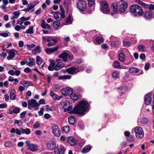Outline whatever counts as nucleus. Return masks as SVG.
<instances>
[{
  "label": "nucleus",
  "instance_id": "obj_48",
  "mask_svg": "<svg viewBox=\"0 0 154 154\" xmlns=\"http://www.w3.org/2000/svg\"><path fill=\"white\" fill-rule=\"evenodd\" d=\"M20 108L17 106L15 107L14 109H13V112H14V113L15 114L19 113L20 112Z\"/></svg>",
  "mask_w": 154,
  "mask_h": 154
},
{
  "label": "nucleus",
  "instance_id": "obj_34",
  "mask_svg": "<svg viewBox=\"0 0 154 154\" xmlns=\"http://www.w3.org/2000/svg\"><path fill=\"white\" fill-rule=\"evenodd\" d=\"M20 83L25 87H28L30 85L31 83L28 81L24 80L20 82Z\"/></svg>",
  "mask_w": 154,
  "mask_h": 154
},
{
  "label": "nucleus",
  "instance_id": "obj_29",
  "mask_svg": "<svg viewBox=\"0 0 154 154\" xmlns=\"http://www.w3.org/2000/svg\"><path fill=\"white\" fill-rule=\"evenodd\" d=\"M67 101L66 100L64 101L61 102L59 104V106L60 108L61 109L66 107L67 105Z\"/></svg>",
  "mask_w": 154,
  "mask_h": 154
},
{
  "label": "nucleus",
  "instance_id": "obj_26",
  "mask_svg": "<svg viewBox=\"0 0 154 154\" xmlns=\"http://www.w3.org/2000/svg\"><path fill=\"white\" fill-rule=\"evenodd\" d=\"M91 149V146H85L82 150V152L83 153H86L89 152Z\"/></svg>",
  "mask_w": 154,
  "mask_h": 154
},
{
  "label": "nucleus",
  "instance_id": "obj_39",
  "mask_svg": "<svg viewBox=\"0 0 154 154\" xmlns=\"http://www.w3.org/2000/svg\"><path fill=\"white\" fill-rule=\"evenodd\" d=\"M138 49L141 51H144L146 49L145 46L143 45H140L138 47Z\"/></svg>",
  "mask_w": 154,
  "mask_h": 154
},
{
  "label": "nucleus",
  "instance_id": "obj_19",
  "mask_svg": "<svg viewBox=\"0 0 154 154\" xmlns=\"http://www.w3.org/2000/svg\"><path fill=\"white\" fill-rule=\"evenodd\" d=\"M65 65L62 62L57 63L55 66V70H58L64 67Z\"/></svg>",
  "mask_w": 154,
  "mask_h": 154
},
{
  "label": "nucleus",
  "instance_id": "obj_62",
  "mask_svg": "<svg viewBox=\"0 0 154 154\" xmlns=\"http://www.w3.org/2000/svg\"><path fill=\"white\" fill-rule=\"evenodd\" d=\"M47 46L48 47L54 46L55 45V44H54L53 43L51 42V41H50V42H48V43L47 44Z\"/></svg>",
  "mask_w": 154,
  "mask_h": 154
},
{
  "label": "nucleus",
  "instance_id": "obj_1",
  "mask_svg": "<svg viewBox=\"0 0 154 154\" xmlns=\"http://www.w3.org/2000/svg\"><path fill=\"white\" fill-rule=\"evenodd\" d=\"M89 105L87 101H82L73 108L72 112L78 114H82L88 109Z\"/></svg>",
  "mask_w": 154,
  "mask_h": 154
},
{
  "label": "nucleus",
  "instance_id": "obj_22",
  "mask_svg": "<svg viewBox=\"0 0 154 154\" xmlns=\"http://www.w3.org/2000/svg\"><path fill=\"white\" fill-rule=\"evenodd\" d=\"M28 149L32 152H35L37 150V146L35 144H31L28 147Z\"/></svg>",
  "mask_w": 154,
  "mask_h": 154
},
{
  "label": "nucleus",
  "instance_id": "obj_41",
  "mask_svg": "<svg viewBox=\"0 0 154 154\" xmlns=\"http://www.w3.org/2000/svg\"><path fill=\"white\" fill-rule=\"evenodd\" d=\"M33 27L32 26H30L28 29H27L26 31V33L32 34L33 33Z\"/></svg>",
  "mask_w": 154,
  "mask_h": 154
},
{
  "label": "nucleus",
  "instance_id": "obj_28",
  "mask_svg": "<svg viewBox=\"0 0 154 154\" xmlns=\"http://www.w3.org/2000/svg\"><path fill=\"white\" fill-rule=\"evenodd\" d=\"M139 71V69L135 67H131L129 69V72L131 73H137Z\"/></svg>",
  "mask_w": 154,
  "mask_h": 154
},
{
  "label": "nucleus",
  "instance_id": "obj_15",
  "mask_svg": "<svg viewBox=\"0 0 154 154\" xmlns=\"http://www.w3.org/2000/svg\"><path fill=\"white\" fill-rule=\"evenodd\" d=\"M16 51L14 49H12L8 52V55L7 57V59L8 60H11L15 55V52Z\"/></svg>",
  "mask_w": 154,
  "mask_h": 154
},
{
  "label": "nucleus",
  "instance_id": "obj_58",
  "mask_svg": "<svg viewBox=\"0 0 154 154\" xmlns=\"http://www.w3.org/2000/svg\"><path fill=\"white\" fill-rule=\"evenodd\" d=\"M8 33H9L8 32L7 33H1L0 35L5 37H7L8 36Z\"/></svg>",
  "mask_w": 154,
  "mask_h": 154
},
{
  "label": "nucleus",
  "instance_id": "obj_16",
  "mask_svg": "<svg viewBox=\"0 0 154 154\" xmlns=\"http://www.w3.org/2000/svg\"><path fill=\"white\" fill-rule=\"evenodd\" d=\"M50 95L52 97L53 99L54 100H58L61 99L62 98L61 96H59L57 95L54 94L52 91H50Z\"/></svg>",
  "mask_w": 154,
  "mask_h": 154
},
{
  "label": "nucleus",
  "instance_id": "obj_36",
  "mask_svg": "<svg viewBox=\"0 0 154 154\" xmlns=\"http://www.w3.org/2000/svg\"><path fill=\"white\" fill-rule=\"evenodd\" d=\"M70 130L69 127L68 126H65L62 127V131L65 133H67Z\"/></svg>",
  "mask_w": 154,
  "mask_h": 154
},
{
  "label": "nucleus",
  "instance_id": "obj_23",
  "mask_svg": "<svg viewBox=\"0 0 154 154\" xmlns=\"http://www.w3.org/2000/svg\"><path fill=\"white\" fill-rule=\"evenodd\" d=\"M55 62L54 60H52L51 62L50 65L48 66V69L50 71H53L55 69Z\"/></svg>",
  "mask_w": 154,
  "mask_h": 154
},
{
  "label": "nucleus",
  "instance_id": "obj_33",
  "mask_svg": "<svg viewBox=\"0 0 154 154\" xmlns=\"http://www.w3.org/2000/svg\"><path fill=\"white\" fill-rule=\"evenodd\" d=\"M41 26L44 29H47L49 28L50 26L49 24L45 23V21L43 20L42 21Z\"/></svg>",
  "mask_w": 154,
  "mask_h": 154
},
{
  "label": "nucleus",
  "instance_id": "obj_59",
  "mask_svg": "<svg viewBox=\"0 0 154 154\" xmlns=\"http://www.w3.org/2000/svg\"><path fill=\"white\" fill-rule=\"evenodd\" d=\"M83 62L82 60L81 59H79L76 60L75 61V63L76 64H80Z\"/></svg>",
  "mask_w": 154,
  "mask_h": 154
},
{
  "label": "nucleus",
  "instance_id": "obj_56",
  "mask_svg": "<svg viewBox=\"0 0 154 154\" xmlns=\"http://www.w3.org/2000/svg\"><path fill=\"white\" fill-rule=\"evenodd\" d=\"M51 41L53 42L55 45L58 42V39L57 38H53L51 37Z\"/></svg>",
  "mask_w": 154,
  "mask_h": 154
},
{
  "label": "nucleus",
  "instance_id": "obj_11",
  "mask_svg": "<svg viewBox=\"0 0 154 154\" xmlns=\"http://www.w3.org/2000/svg\"><path fill=\"white\" fill-rule=\"evenodd\" d=\"M66 71L68 73L71 74H75L79 72V69L74 67H71L66 69Z\"/></svg>",
  "mask_w": 154,
  "mask_h": 154
},
{
  "label": "nucleus",
  "instance_id": "obj_27",
  "mask_svg": "<svg viewBox=\"0 0 154 154\" xmlns=\"http://www.w3.org/2000/svg\"><path fill=\"white\" fill-rule=\"evenodd\" d=\"M20 129L21 131L22 134H29L30 133V130L29 128H27L25 129H24L22 128H21Z\"/></svg>",
  "mask_w": 154,
  "mask_h": 154
},
{
  "label": "nucleus",
  "instance_id": "obj_49",
  "mask_svg": "<svg viewBox=\"0 0 154 154\" xmlns=\"http://www.w3.org/2000/svg\"><path fill=\"white\" fill-rule=\"evenodd\" d=\"M71 77L69 75H68L59 77L60 79H70Z\"/></svg>",
  "mask_w": 154,
  "mask_h": 154
},
{
  "label": "nucleus",
  "instance_id": "obj_7",
  "mask_svg": "<svg viewBox=\"0 0 154 154\" xmlns=\"http://www.w3.org/2000/svg\"><path fill=\"white\" fill-rule=\"evenodd\" d=\"M58 57L62 59L64 62H67L69 59H72V57L66 52H64L60 54L58 56Z\"/></svg>",
  "mask_w": 154,
  "mask_h": 154
},
{
  "label": "nucleus",
  "instance_id": "obj_12",
  "mask_svg": "<svg viewBox=\"0 0 154 154\" xmlns=\"http://www.w3.org/2000/svg\"><path fill=\"white\" fill-rule=\"evenodd\" d=\"M72 89L70 88H66L62 90V93L63 95L67 96L71 95L73 93Z\"/></svg>",
  "mask_w": 154,
  "mask_h": 154
},
{
  "label": "nucleus",
  "instance_id": "obj_25",
  "mask_svg": "<svg viewBox=\"0 0 154 154\" xmlns=\"http://www.w3.org/2000/svg\"><path fill=\"white\" fill-rule=\"evenodd\" d=\"M35 5H34L33 3H32L29 4L28 5V7L27 8L28 10H29V11L31 12H33L35 10L34 7Z\"/></svg>",
  "mask_w": 154,
  "mask_h": 154
},
{
  "label": "nucleus",
  "instance_id": "obj_30",
  "mask_svg": "<svg viewBox=\"0 0 154 154\" xmlns=\"http://www.w3.org/2000/svg\"><path fill=\"white\" fill-rule=\"evenodd\" d=\"M119 58L121 62H124L125 59V54L123 53H120L119 56Z\"/></svg>",
  "mask_w": 154,
  "mask_h": 154
},
{
  "label": "nucleus",
  "instance_id": "obj_61",
  "mask_svg": "<svg viewBox=\"0 0 154 154\" xmlns=\"http://www.w3.org/2000/svg\"><path fill=\"white\" fill-rule=\"evenodd\" d=\"M45 103V100L43 99H40L39 101V104H44Z\"/></svg>",
  "mask_w": 154,
  "mask_h": 154
},
{
  "label": "nucleus",
  "instance_id": "obj_47",
  "mask_svg": "<svg viewBox=\"0 0 154 154\" xmlns=\"http://www.w3.org/2000/svg\"><path fill=\"white\" fill-rule=\"evenodd\" d=\"M88 2V5L89 7L92 6L95 4V0H87Z\"/></svg>",
  "mask_w": 154,
  "mask_h": 154
},
{
  "label": "nucleus",
  "instance_id": "obj_17",
  "mask_svg": "<svg viewBox=\"0 0 154 154\" xmlns=\"http://www.w3.org/2000/svg\"><path fill=\"white\" fill-rule=\"evenodd\" d=\"M68 141L72 146H74L77 143L76 140L72 137H69L68 139Z\"/></svg>",
  "mask_w": 154,
  "mask_h": 154
},
{
  "label": "nucleus",
  "instance_id": "obj_53",
  "mask_svg": "<svg viewBox=\"0 0 154 154\" xmlns=\"http://www.w3.org/2000/svg\"><path fill=\"white\" fill-rule=\"evenodd\" d=\"M118 90L119 92L121 94H122L125 92V89L123 87L119 88Z\"/></svg>",
  "mask_w": 154,
  "mask_h": 154
},
{
  "label": "nucleus",
  "instance_id": "obj_51",
  "mask_svg": "<svg viewBox=\"0 0 154 154\" xmlns=\"http://www.w3.org/2000/svg\"><path fill=\"white\" fill-rule=\"evenodd\" d=\"M131 43L130 42L128 41L124 42H123V45L124 46L128 47L130 46Z\"/></svg>",
  "mask_w": 154,
  "mask_h": 154
},
{
  "label": "nucleus",
  "instance_id": "obj_50",
  "mask_svg": "<svg viewBox=\"0 0 154 154\" xmlns=\"http://www.w3.org/2000/svg\"><path fill=\"white\" fill-rule=\"evenodd\" d=\"M71 16L70 15H69L66 19V22L67 23L71 24L72 23V22L71 20Z\"/></svg>",
  "mask_w": 154,
  "mask_h": 154
},
{
  "label": "nucleus",
  "instance_id": "obj_18",
  "mask_svg": "<svg viewBox=\"0 0 154 154\" xmlns=\"http://www.w3.org/2000/svg\"><path fill=\"white\" fill-rule=\"evenodd\" d=\"M152 15L153 13L152 12L150 11H147L145 12L144 17L146 20L150 19L152 18Z\"/></svg>",
  "mask_w": 154,
  "mask_h": 154
},
{
  "label": "nucleus",
  "instance_id": "obj_52",
  "mask_svg": "<svg viewBox=\"0 0 154 154\" xmlns=\"http://www.w3.org/2000/svg\"><path fill=\"white\" fill-rule=\"evenodd\" d=\"M14 16L15 17L16 19L19 16L20 13L18 11H15L13 13Z\"/></svg>",
  "mask_w": 154,
  "mask_h": 154
},
{
  "label": "nucleus",
  "instance_id": "obj_5",
  "mask_svg": "<svg viewBox=\"0 0 154 154\" xmlns=\"http://www.w3.org/2000/svg\"><path fill=\"white\" fill-rule=\"evenodd\" d=\"M100 10L104 14H107L110 11L107 2L105 1H102L100 4Z\"/></svg>",
  "mask_w": 154,
  "mask_h": 154
},
{
  "label": "nucleus",
  "instance_id": "obj_3",
  "mask_svg": "<svg viewBox=\"0 0 154 154\" xmlns=\"http://www.w3.org/2000/svg\"><path fill=\"white\" fill-rule=\"evenodd\" d=\"M28 108L30 110L34 109L35 110H37L38 109L39 104L36 102V100L32 99L27 100Z\"/></svg>",
  "mask_w": 154,
  "mask_h": 154
},
{
  "label": "nucleus",
  "instance_id": "obj_44",
  "mask_svg": "<svg viewBox=\"0 0 154 154\" xmlns=\"http://www.w3.org/2000/svg\"><path fill=\"white\" fill-rule=\"evenodd\" d=\"M119 74V72L118 71H115L112 73V77L115 79L117 78L118 77Z\"/></svg>",
  "mask_w": 154,
  "mask_h": 154
},
{
  "label": "nucleus",
  "instance_id": "obj_8",
  "mask_svg": "<svg viewBox=\"0 0 154 154\" xmlns=\"http://www.w3.org/2000/svg\"><path fill=\"white\" fill-rule=\"evenodd\" d=\"M52 131L53 134L56 136L59 137L60 135V130L59 127L54 125L52 128Z\"/></svg>",
  "mask_w": 154,
  "mask_h": 154
},
{
  "label": "nucleus",
  "instance_id": "obj_42",
  "mask_svg": "<svg viewBox=\"0 0 154 154\" xmlns=\"http://www.w3.org/2000/svg\"><path fill=\"white\" fill-rule=\"evenodd\" d=\"M42 60L41 58L39 56H37L36 57L37 64L38 65H40L42 64Z\"/></svg>",
  "mask_w": 154,
  "mask_h": 154
},
{
  "label": "nucleus",
  "instance_id": "obj_57",
  "mask_svg": "<svg viewBox=\"0 0 154 154\" xmlns=\"http://www.w3.org/2000/svg\"><path fill=\"white\" fill-rule=\"evenodd\" d=\"M14 123L20 126L22 125V122L21 120H16L14 122Z\"/></svg>",
  "mask_w": 154,
  "mask_h": 154
},
{
  "label": "nucleus",
  "instance_id": "obj_20",
  "mask_svg": "<svg viewBox=\"0 0 154 154\" xmlns=\"http://www.w3.org/2000/svg\"><path fill=\"white\" fill-rule=\"evenodd\" d=\"M68 120L69 123L70 125H73L75 123V122L76 118L74 116H70L69 117Z\"/></svg>",
  "mask_w": 154,
  "mask_h": 154
},
{
  "label": "nucleus",
  "instance_id": "obj_24",
  "mask_svg": "<svg viewBox=\"0 0 154 154\" xmlns=\"http://www.w3.org/2000/svg\"><path fill=\"white\" fill-rule=\"evenodd\" d=\"M41 51V48L39 46H38L32 51V53L33 54H35L36 53H39Z\"/></svg>",
  "mask_w": 154,
  "mask_h": 154
},
{
  "label": "nucleus",
  "instance_id": "obj_54",
  "mask_svg": "<svg viewBox=\"0 0 154 154\" xmlns=\"http://www.w3.org/2000/svg\"><path fill=\"white\" fill-rule=\"evenodd\" d=\"M44 110V109L43 108H41L40 110L38 112V113L39 115L40 116H42L43 115V111Z\"/></svg>",
  "mask_w": 154,
  "mask_h": 154
},
{
  "label": "nucleus",
  "instance_id": "obj_13",
  "mask_svg": "<svg viewBox=\"0 0 154 154\" xmlns=\"http://www.w3.org/2000/svg\"><path fill=\"white\" fill-rule=\"evenodd\" d=\"M59 47L56 46L54 47L47 48L45 51V52L47 54H50L57 51L59 49Z\"/></svg>",
  "mask_w": 154,
  "mask_h": 154
},
{
  "label": "nucleus",
  "instance_id": "obj_6",
  "mask_svg": "<svg viewBox=\"0 0 154 154\" xmlns=\"http://www.w3.org/2000/svg\"><path fill=\"white\" fill-rule=\"evenodd\" d=\"M86 4L84 0H79L77 4V7L81 11H84L86 9Z\"/></svg>",
  "mask_w": 154,
  "mask_h": 154
},
{
  "label": "nucleus",
  "instance_id": "obj_31",
  "mask_svg": "<svg viewBox=\"0 0 154 154\" xmlns=\"http://www.w3.org/2000/svg\"><path fill=\"white\" fill-rule=\"evenodd\" d=\"M111 6L113 8V11L117 12L118 11V5L115 2H112L111 4Z\"/></svg>",
  "mask_w": 154,
  "mask_h": 154
},
{
  "label": "nucleus",
  "instance_id": "obj_64",
  "mask_svg": "<svg viewBox=\"0 0 154 154\" xmlns=\"http://www.w3.org/2000/svg\"><path fill=\"white\" fill-rule=\"evenodd\" d=\"M141 5L145 8H148L149 7L148 5L146 4L143 2L142 3V4H141Z\"/></svg>",
  "mask_w": 154,
  "mask_h": 154
},
{
  "label": "nucleus",
  "instance_id": "obj_35",
  "mask_svg": "<svg viewBox=\"0 0 154 154\" xmlns=\"http://www.w3.org/2000/svg\"><path fill=\"white\" fill-rule=\"evenodd\" d=\"M15 91L14 90H13L11 91L10 94V98L12 100H14L15 99Z\"/></svg>",
  "mask_w": 154,
  "mask_h": 154
},
{
  "label": "nucleus",
  "instance_id": "obj_21",
  "mask_svg": "<svg viewBox=\"0 0 154 154\" xmlns=\"http://www.w3.org/2000/svg\"><path fill=\"white\" fill-rule=\"evenodd\" d=\"M54 16L55 19L57 21H60L61 20V14L58 11L54 12Z\"/></svg>",
  "mask_w": 154,
  "mask_h": 154
},
{
  "label": "nucleus",
  "instance_id": "obj_40",
  "mask_svg": "<svg viewBox=\"0 0 154 154\" xmlns=\"http://www.w3.org/2000/svg\"><path fill=\"white\" fill-rule=\"evenodd\" d=\"M45 106L46 107V110L47 111H52L54 110V108L53 106H49V105H47Z\"/></svg>",
  "mask_w": 154,
  "mask_h": 154
},
{
  "label": "nucleus",
  "instance_id": "obj_37",
  "mask_svg": "<svg viewBox=\"0 0 154 154\" xmlns=\"http://www.w3.org/2000/svg\"><path fill=\"white\" fill-rule=\"evenodd\" d=\"M60 8L61 12V17L63 18H64L65 16V11L63 7L61 5L60 6Z\"/></svg>",
  "mask_w": 154,
  "mask_h": 154
},
{
  "label": "nucleus",
  "instance_id": "obj_2",
  "mask_svg": "<svg viewBox=\"0 0 154 154\" xmlns=\"http://www.w3.org/2000/svg\"><path fill=\"white\" fill-rule=\"evenodd\" d=\"M130 12L135 16H141L144 13L142 8L137 4H133L130 7Z\"/></svg>",
  "mask_w": 154,
  "mask_h": 154
},
{
  "label": "nucleus",
  "instance_id": "obj_46",
  "mask_svg": "<svg viewBox=\"0 0 154 154\" xmlns=\"http://www.w3.org/2000/svg\"><path fill=\"white\" fill-rule=\"evenodd\" d=\"M70 95L71 99L73 100H76L78 99V96L76 94L72 93Z\"/></svg>",
  "mask_w": 154,
  "mask_h": 154
},
{
  "label": "nucleus",
  "instance_id": "obj_45",
  "mask_svg": "<svg viewBox=\"0 0 154 154\" xmlns=\"http://www.w3.org/2000/svg\"><path fill=\"white\" fill-rule=\"evenodd\" d=\"M60 25V23L58 21H55L53 24V27L55 29L57 28Z\"/></svg>",
  "mask_w": 154,
  "mask_h": 154
},
{
  "label": "nucleus",
  "instance_id": "obj_63",
  "mask_svg": "<svg viewBox=\"0 0 154 154\" xmlns=\"http://www.w3.org/2000/svg\"><path fill=\"white\" fill-rule=\"evenodd\" d=\"M148 8L150 11L154 10V5L152 4L150 5Z\"/></svg>",
  "mask_w": 154,
  "mask_h": 154
},
{
  "label": "nucleus",
  "instance_id": "obj_55",
  "mask_svg": "<svg viewBox=\"0 0 154 154\" xmlns=\"http://www.w3.org/2000/svg\"><path fill=\"white\" fill-rule=\"evenodd\" d=\"M35 45L34 44H32L30 45H27L26 46L28 48V49L29 50H31V49L33 48L35 46Z\"/></svg>",
  "mask_w": 154,
  "mask_h": 154
},
{
  "label": "nucleus",
  "instance_id": "obj_32",
  "mask_svg": "<svg viewBox=\"0 0 154 154\" xmlns=\"http://www.w3.org/2000/svg\"><path fill=\"white\" fill-rule=\"evenodd\" d=\"M96 40L97 42L99 44H101L104 41V39L100 36H97L96 38Z\"/></svg>",
  "mask_w": 154,
  "mask_h": 154
},
{
  "label": "nucleus",
  "instance_id": "obj_10",
  "mask_svg": "<svg viewBox=\"0 0 154 154\" xmlns=\"http://www.w3.org/2000/svg\"><path fill=\"white\" fill-rule=\"evenodd\" d=\"M56 146L55 142L52 141L48 142L47 144V148L48 149L52 151L54 149Z\"/></svg>",
  "mask_w": 154,
  "mask_h": 154
},
{
  "label": "nucleus",
  "instance_id": "obj_43",
  "mask_svg": "<svg viewBox=\"0 0 154 154\" xmlns=\"http://www.w3.org/2000/svg\"><path fill=\"white\" fill-rule=\"evenodd\" d=\"M65 150V148L63 146H60V149L59 150V154H64Z\"/></svg>",
  "mask_w": 154,
  "mask_h": 154
},
{
  "label": "nucleus",
  "instance_id": "obj_38",
  "mask_svg": "<svg viewBox=\"0 0 154 154\" xmlns=\"http://www.w3.org/2000/svg\"><path fill=\"white\" fill-rule=\"evenodd\" d=\"M114 67L117 69H122L120 66V63L117 61H116L114 63Z\"/></svg>",
  "mask_w": 154,
  "mask_h": 154
},
{
  "label": "nucleus",
  "instance_id": "obj_14",
  "mask_svg": "<svg viewBox=\"0 0 154 154\" xmlns=\"http://www.w3.org/2000/svg\"><path fill=\"white\" fill-rule=\"evenodd\" d=\"M151 93H149L146 94L144 97V101L146 105H148L151 102L152 98L151 97Z\"/></svg>",
  "mask_w": 154,
  "mask_h": 154
},
{
  "label": "nucleus",
  "instance_id": "obj_4",
  "mask_svg": "<svg viewBox=\"0 0 154 154\" xmlns=\"http://www.w3.org/2000/svg\"><path fill=\"white\" fill-rule=\"evenodd\" d=\"M135 136L138 139L143 138L144 135V133L142 128L140 126H137L134 129Z\"/></svg>",
  "mask_w": 154,
  "mask_h": 154
},
{
  "label": "nucleus",
  "instance_id": "obj_60",
  "mask_svg": "<svg viewBox=\"0 0 154 154\" xmlns=\"http://www.w3.org/2000/svg\"><path fill=\"white\" fill-rule=\"evenodd\" d=\"M4 145L6 147H9L11 146V143L8 141L5 142Z\"/></svg>",
  "mask_w": 154,
  "mask_h": 154
},
{
  "label": "nucleus",
  "instance_id": "obj_9",
  "mask_svg": "<svg viewBox=\"0 0 154 154\" xmlns=\"http://www.w3.org/2000/svg\"><path fill=\"white\" fill-rule=\"evenodd\" d=\"M127 8V3L126 2H124L120 5L119 10L120 12L124 13L126 11Z\"/></svg>",
  "mask_w": 154,
  "mask_h": 154
}]
</instances>
